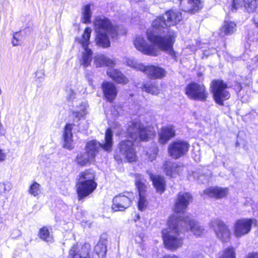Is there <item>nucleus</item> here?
I'll return each mask as SVG.
<instances>
[{
    "instance_id": "bb28decb",
    "label": "nucleus",
    "mask_w": 258,
    "mask_h": 258,
    "mask_svg": "<svg viewBox=\"0 0 258 258\" xmlns=\"http://www.w3.org/2000/svg\"><path fill=\"white\" fill-rule=\"evenodd\" d=\"M94 63L97 67L106 66L110 68L115 66V62L111 59L102 54H99L94 58Z\"/></svg>"
},
{
    "instance_id": "6ab92c4d",
    "label": "nucleus",
    "mask_w": 258,
    "mask_h": 258,
    "mask_svg": "<svg viewBox=\"0 0 258 258\" xmlns=\"http://www.w3.org/2000/svg\"><path fill=\"white\" fill-rule=\"evenodd\" d=\"M143 72L146 74L149 78L154 79H161L166 75V72L164 69L154 65L145 66V70Z\"/></svg>"
},
{
    "instance_id": "f8f14e48",
    "label": "nucleus",
    "mask_w": 258,
    "mask_h": 258,
    "mask_svg": "<svg viewBox=\"0 0 258 258\" xmlns=\"http://www.w3.org/2000/svg\"><path fill=\"white\" fill-rule=\"evenodd\" d=\"M120 155L118 157L117 155L115 156L116 160H121L124 158L129 162H133L136 161L137 156L134 146L133 141L130 140H124L121 142L118 146Z\"/></svg>"
},
{
    "instance_id": "9d476101",
    "label": "nucleus",
    "mask_w": 258,
    "mask_h": 258,
    "mask_svg": "<svg viewBox=\"0 0 258 258\" xmlns=\"http://www.w3.org/2000/svg\"><path fill=\"white\" fill-rule=\"evenodd\" d=\"M185 92L189 98L195 100L204 102L208 97L206 87L202 84L191 83L186 86Z\"/></svg>"
},
{
    "instance_id": "4468645a",
    "label": "nucleus",
    "mask_w": 258,
    "mask_h": 258,
    "mask_svg": "<svg viewBox=\"0 0 258 258\" xmlns=\"http://www.w3.org/2000/svg\"><path fill=\"white\" fill-rule=\"evenodd\" d=\"M133 193L124 192L116 196L112 201V209L115 212L123 211L132 204Z\"/></svg>"
},
{
    "instance_id": "a878e982",
    "label": "nucleus",
    "mask_w": 258,
    "mask_h": 258,
    "mask_svg": "<svg viewBox=\"0 0 258 258\" xmlns=\"http://www.w3.org/2000/svg\"><path fill=\"white\" fill-rule=\"evenodd\" d=\"M150 178L152 181L153 184L156 188L157 192L162 194L165 189L166 182L164 177L158 175L150 174Z\"/></svg>"
},
{
    "instance_id": "b1692460",
    "label": "nucleus",
    "mask_w": 258,
    "mask_h": 258,
    "mask_svg": "<svg viewBox=\"0 0 258 258\" xmlns=\"http://www.w3.org/2000/svg\"><path fill=\"white\" fill-rule=\"evenodd\" d=\"M228 192L227 188L220 187H211L204 190V193L208 197L220 199L226 196Z\"/></svg>"
},
{
    "instance_id": "dca6fc26",
    "label": "nucleus",
    "mask_w": 258,
    "mask_h": 258,
    "mask_svg": "<svg viewBox=\"0 0 258 258\" xmlns=\"http://www.w3.org/2000/svg\"><path fill=\"white\" fill-rule=\"evenodd\" d=\"M188 144L184 141H176L170 144L168 148L169 155L174 159L183 156L188 150Z\"/></svg>"
},
{
    "instance_id": "7c9ffc66",
    "label": "nucleus",
    "mask_w": 258,
    "mask_h": 258,
    "mask_svg": "<svg viewBox=\"0 0 258 258\" xmlns=\"http://www.w3.org/2000/svg\"><path fill=\"white\" fill-rule=\"evenodd\" d=\"M92 4H87L84 6L82 8V21L84 23H89L91 22L92 17L91 7Z\"/></svg>"
},
{
    "instance_id": "c9c22d12",
    "label": "nucleus",
    "mask_w": 258,
    "mask_h": 258,
    "mask_svg": "<svg viewBox=\"0 0 258 258\" xmlns=\"http://www.w3.org/2000/svg\"><path fill=\"white\" fill-rule=\"evenodd\" d=\"M38 235L41 239L46 242H52L53 241L52 236L50 234L48 229L45 227L40 229Z\"/></svg>"
},
{
    "instance_id": "e433bc0d",
    "label": "nucleus",
    "mask_w": 258,
    "mask_h": 258,
    "mask_svg": "<svg viewBox=\"0 0 258 258\" xmlns=\"http://www.w3.org/2000/svg\"><path fill=\"white\" fill-rule=\"evenodd\" d=\"M12 183L8 181L0 182V195L5 197L7 194L12 189Z\"/></svg>"
},
{
    "instance_id": "f257e3e1",
    "label": "nucleus",
    "mask_w": 258,
    "mask_h": 258,
    "mask_svg": "<svg viewBox=\"0 0 258 258\" xmlns=\"http://www.w3.org/2000/svg\"><path fill=\"white\" fill-rule=\"evenodd\" d=\"M189 227L190 231L197 236H201L204 232V228L198 222L191 220L188 216L178 220L177 216L170 217L168 227L162 231V237L165 247L174 250L180 247L183 244V238L180 234L187 231Z\"/></svg>"
},
{
    "instance_id": "4be33fe9",
    "label": "nucleus",
    "mask_w": 258,
    "mask_h": 258,
    "mask_svg": "<svg viewBox=\"0 0 258 258\" xmlns=\"http://www.w3.org/2000/svg\"><path fill=\"white\" fill-rule=\"evenodd\" d=\"M183 168V166L180 164L169 161H165L163 165L164 170L166 175L172 177L178 175Z\"/></svg>"
},
{
    "instance_id": "2eb2a0df",
    "label": "nucleus",
    "mask_w": 258,
    "mask_h": 258,
    "mask_svg": "<svg viewBox=\"0 0 258 258\" xmlns=\"http://www.w3.org/2000/svg\"><path fill=\"white\" fill-rule=\"evenodd\" d=\"M255 220L252 219L243 218L237 220L233 226L234 234L237 238L241 237L250 231L252 225Z\"/></svg>"
},
{
    "instance_id": "f3484780",
    "label": "nucleus",
    "mask_w": 258,
    "mask_h": 258,
    "mask_svg": "<svg viewBox=\"0 0 258 258\" xmlns=\"http://www.w3.org/2000/svg\"><path fill=\"white\" fill-rule=\"evenodd\" d=\"M90 247L88 243H85L81 247L74 245L70 250L69 256L71 258H90Z\"/></svg>"
},
{
    "instance_id": "09e8293b",
    "label": "nucleus",
    "mask_w": 258,
    "mask_h": 258,
    "mask_svg": "<svg viewBox=\"0 0 258 258\" xmlns=\"http://www.w3.org/2000/svg\"><path fill=\"white\" fill-rule=\"evenodd\" d=\"M253 21L255 25L258 27V12H256L254 16Z\"/></svg>"
},
{
    "instance_id": "6e6552de",
    "label": "nucleus",
    "mask_w": 258,
    "mask_h": 258,
    "mask_svg": "<svg viewBox=\"0 0 258 258\" xmlns=\"http://www.w3.org/2000/svg\"><path fill=\"white\" fill-rule=\"evenodd\" d=\"M212 92L216 102L220 105H223V101L228 99L230 95L226 90L227 84L221 80H213L211 83Z\"/></svg>"
},
{
    "instance_id": "603ef678",
    "label": "nucleus",
    "mask_w": 258,
    "mask_h": 258,
    "mask_svg": "<svg viewBox=\"0 0 258 258\" xmlns=\"http://www.w3.org/2000/svg\"><path fill=\"white\" fill-rule=\"evenodd\" d=\"M255 60L258 62V56L255 57Z\"/></svg>"
},
{
    "instance_id": "a18cd8bd",
    "label": "nucleus",
    "mask_w": 258,
    "mask_h": 258,
    "mask_svg": "<svg viewBox=\"0 0 258 258\" xmlns=\"http://www.w3.org/2000/svg\"><path fill=\"white\" fill-rule=\"evenodd\" d=\"M22 234L21 230L18 229H15L13 230L11 233V236L12 238H17L20 236Z\"/></svg>"
},
{
    "instance_id": "cd10ccee",
    "label": "nucleus",
    "mask_w": 258,
    "mask_h": 258,
    "mask_svg": "<svg viewBox=\"0 0 258 258\" xmlns=\"http://www.w3.org/2000/svg\"><path fill=\"white\" fill-rule=\"evenodd\" d=\"M87 107L88 104L86 102H82L79 103V105H76L73 111V115L77 118V121L87 114Z\"/></svg>"
},
{
    "instance_id": "7ed1b4c3",
    "label": "nucleus",
    "mask_w": 258,
    "mask_h": 258,
    "mask_svg": "<svg viewBox=\"0 0 258 258\" xmlns=\"http://www.w3.org/2000/svg\"><path fill=\"white\" fill-rule=\"evenodd\" d=\"M96 33V43L99 46L107 48L110 46L109 37L115 38L117 34V28L113 26L110 21L104 17H97L94 22Z\"/></svg>"
},
{
    "instance_id": "20e7f679",
    "label": "nucleus",
    "mask_w": 258,
    "mask_h": 258,
    "mask_svg": "<svg viewBox=\"0 0 258 258\" xmlns=\"http://www.w3.org/2000/svg\"><path fill=\"white\" fill-rule=\"evenodd\" d=\"M95 174L92 169H87L79 173L76 183L77 192L79 200L91 194L96 188Z\"/></svg>"
},
{
    "instance_id": "de8ad7c7",
    "label": "nucleus",
    "mask_w": 258,
    "mask_h": 258,
    "mask_svg": "<svg viewBox=\"0 0 258 258\" xmlns=\"http://www.w3.org/2000/svg\"><path fill=\"white\" fill-rule=\"evenodd\" d=\"M246 258H258V253L252 252L249 253Z\"/></svg>"
},
{
    "instance_id": "a211bd4d",
    "label": "nucleus",
    "mask_w": 258,
    "mask_h": 258,
    "mask_svg": "<svg viewBox=\"0 0 258 258\" xmlns=\"http://www.w3.org/2000/svg\"><path fill=\"white\" fill-rule=\"evenodd\" d=\"M101 88L105 98L110 102H113L117 94V89L112 82L104 81L102 83Z\"/></svg>"
},
{
    "instance_id": "0eeeda50",
    "label": "nucleus",
    "mask_w": 258,
    "mask_h": 258,
    "mask_svg": "<svg viewBox=\"0 0 258 258\" xmlns=\"http://www.w3.org/2000/svg\"><path fill=\"white\" fill-rule=\"evenodd\" d=\"M92 30L90 28H86L79 42L81 44L84 51L82 53V57L80 63L84 67L89 66L92 60L93 52L91 49L88 48Z\"/></svg>"
},
{
    "instance_id": "ddd939ff",
    "label": "nucleus",
    "mask_w": 258,
    "mask_h": 258,
    "mask_svg": "<svg viewBox=\"0 0 258 258\" xmlns=\"http://www.w3.org/2000/svg\"><path fill=\"white\" fill-rule=\"evenodd\" d=\"M191 200L192 197L189 193L180 192L175 203L174 214L171 217L177 216L178 220L185 217L184 212Z\"/></svg>"
},
{
    "instance_id": "79ce46f5",
    "label": "nucleus",
    "mask_w": 258,
    "mask_h": 258,
    "mask_svg": "<svg viewBox=\"0 0 258 258\" xmlns=\"http://www.w3.org/2000/svg\"><path fill=\"white\" fill-rule=\"evenodd\" d=\"M158 150L156 146L152 148V150L147 152L149 160L152 161L156 158Z\"/></svg>"
},
{
    "instance_id": "3c124183",
    "label": "nucleus",
    "mask_w": 258,
    "mask_h": 258,
    "mask_svg": "<svg viewBox=\"0 0 258 258\" xmlns=\"http://www.w3.org/2000/svg\"><path fill=\"white\" fill-rule=\"evenodd\" d=\"M163 258H179V257L177 255L173 254V255H165Z\"/></svg>"
},
{
    "instance_id": "423d86ee",
    "label": "nucleus",
    "mask_w": 258,
    "mask_h": 258,
    "mask_svg": "<svg viewBox=\"0 0 258 258\" xmlns=\"http://www.w3.org/2000/svg\"><path fill=\"white\" fill-rule=\"evenodd\" d=\"M112 132L110 128H108L105 135V142L101 144L96 140H92L88 142L86 145V151L90 154L91 158H95L101 148L107 152L112 150L113 145Z\"/></svg>"
},
{
    "instance_id": "393cba45",
    "label": "nucleus",
    "mask_w": 258,
    "mask_h": 258,
    "mask_svg": "<svg viewBox=\"0 0 258 258\" xmlns=\"http://www.w3.org/2000/svg\"><path fill=\"white\" fill-rule=\"evenodd\" d=\"M159 142L162 144H165L175 136V130L171 125L162 128L159 134Z\"/></svg>"
},
{
    "instance_id": "412c9836",
    "label": "nucleus",
    "mask_w": 258,
    "mask_h": 258,
    "mask_svg": "<svg viewBox=\"0 0 258 258\" xmlns=\"http://www.w3.org/2000/svg\"><path fill=\"white\" fill-rule=\"evenodd\" d=\"M107 76L116 83L125 85L128 83V79L119 70L111 67L106 71Z\"/></svg>"
},
{
    "instance_id": "f03ea898",
    "label": "nucleus",
    "mask_w": 258,
    "mask_h": 258,
    "mask_svg": "<svg viewBox=\"0 0 258 258\" xmlns=\"http://www.w3.org/2000/svg\"><path fill=\"white\" fill-rule=\"evenodd\" d=\"M158 33L153 27L148 29L146 35L151 44H149L143 36L138 35L133 42L134 46L138 51L145 55L157 56L160 53V49L166 51L172 58L175 59L176 54L173 50V45L176 37L175 32L169 30L164 37L159 36Z\"/></svg>"
},
{
    "instance_id": "aec40b11",
    "label": "nucleus",
    "mask_w": 258,
    "mask_h": 258,
    "mask_svg": "<svg viewBox=\"0 0 258 258\" xmlns=\"http://www.w3.org/2000/svg\"><path fill=\"white\" fill-rule=\"evenodd\" d=\"M256 0H233L231 10L234 12L238 7H243L248 13H252L256 9Z\"/></svg>"
},
{
    "instance_id": "58836bf2",
    "label": "nucleus",
    "mask_w": 258,
    "mask_h": 258,
    "mask_svg": "<svg viewBox=\"0 0 258 258\" xmlns=\"http://www.w3.org/2000/svg\"><path fill=\"white\" fill-rule=\"evenodd\" d=\"M41 185L36 182H34L29 187L28 192L29 194L36 197L38 196L40 191Z\"/></svg>"
},
{
    "instance_id": "9b49d317",
    "label": "nucleus",
    "mask_w": 258,
    "mask_h": 258,
    "mask_svg": "<svg viewBox=\"0 0 258 258\" xmlns=\"http://www.w3.org/2000/svg\"><path fill=\"white\" fill-rule=\"evenodd\" d=\"M127 133L131 138L135 141L138 139L146 141L150 136V134L139 120H134L130 123Z\"/></svg>"
},
{
    "instance_id": "5701e85b",
    "label": "nucleus",
    "mask_w": 258,
    "mask_h": 258,
    "mask_svg": "<svg viewBox=\"0 0 258 258\" xmlns=\"http://www.w3.org/2000/svg\"><path fill=\"white\" fill-rule=\"evenodd\" d=\"M200 0H180V7L182 10L195 13L200 9Z\"/></svg>"
},
{
    "instance_id": "37998d69",
    "label": "nucleus",
    "mask_w": 258,
    "mask_h": 258,
    "mask_svg": "<svg viewBox=\"0 0 258 258\" xmlns=\"http://www.w3.org/2000/svg\"><path fill=\"white\" fill-rule=\"evenodd\" d=\"M73 129V125L72 124H67L64 128L63 137H73L72 130Z\"/></svg>"
},
{
    "instance_id": "4c0bfd02",
    "label": "nucleus",
    "mask_w": 258,
    "mask_h": 258,
    "mask_svg": "<svg viewBox=\"0 0 258 258\" xmlns=\"http://www.w3.org/2000/svg\"><path fill=\"white\" fill-rule=\"evenodd\" d=\"M219 258H236L235 249L232 246L225 248Z\"/></svg>"
},
{
    "instance_id": "2f4dec72",
    "label": "nucleus",
    "mask_w": 258,
    "mask_h": 258,
    "mask_svg": "<svg viewBox=\"0 0 258 258\" xmlns=\"http://www.w3.org/2000/svg\"><path fill=\"white\" fill-rule=\"evenodd\" d=\"M94 158H91L90 154L86 151L83 154L78 155L76 158L77 163L81 166H85L94 160Z\"/></svg>"
},
{
    "instance_id": "ea45409f",
    "label": "nucleus",
    "mask_w": 258,
    "mask_h": 258,
    "mask_svg": "<svg viewBox=\"0 0 258 258\" xmlns=\"http://www.w3.org/2000/svg\"><path fill=\"white\" fill-rule=\"evenodd\" d=\"M148 201L146 199L145 195H139V200L138 201V208L141 211H144L148 206Z\"/></svg>"
},
{
    "instance_id": "39448f33",
    "label": "nucleus",
    "mask_w": 258,
    "mask_h": 258,
    "mask_svg": "<svg viewBox=\"0 0 258 258\" xmlns=\"http://www.w3.org/2000/svg\"><path fill=\"white\" fill-rule=\"evenodd\" d=\"M181 19V14L180 12L170 10L167 12L163 16L155 19L152 22V26L158 32H164V29H166L168 27L176 25Z\"/></svg>"
},
{
    "instance_id": "1a4fd4ad",
    "label": "nucleus",
    "mask_w": 258,
    "mask_h": 258,
    "mask_svg": "<svg viewBox=\"0 0 258 258\" xmlns=\"http://www.w3.org/2000/svg\"><path fill=\"white\" fill-rule=\"evenodd\" d=\"M211 227L214 231L217 238L223 243L230 241L231 232L227 224L219 219H214L210 223Z\"/></svg>"
},
{
    "instance_id": "c85d7f7f",
    "label": "nucleus",
    "mask_w": 258,
    "mask_h": 258,
    "mask_svg": "<svg viewBox=\"0 0 258 258\" xmlns=\"http://www.w3.org/2000/svg\"><path fill=\"white\" fill-rule=\"evenodd\" d=\"M236 24L231 21H225L223 26L220 30V35L224 37L226 35L232 34L236 30Z\"/></svg>"
},
{
    "instance_id": "c756f323",
    "label": "nucleus",
    "mask_w": 258,
    "mask_h": 258,
    "mask_svg": "<svg viewBox=\"0 0 258 258\" xmlns=\"http://www.w3.org/2000/svg\"><path fill=\"white\" fill-rule=\"evenodd\" d=\"M147 181L143 176L139 174H135V184L138 188L139 195H145V191L147 188Z\"/></svg>"
},
{
    "instance_id": "49530a36",
    "label": "nucleus",
    "mask_w": 258,
    "mask_h": 258,
    "mask_svg": "<svg viewBox=\"0 0 258 258\" xmlns=\"http://www.w3.org/2000/svg\"><path fill=\"white\" fill-rule=\"evenodd\" d=\"M76 93L72 90H68L67 98L69 100L73 101L75 98Z\"/></svg>"
},
{
    "instance_id": "8fccbe9b",
    "label": "nucleus",
    "mask_w": 258,
    "mask_h": 258,
    "mask_svg": "<svg viewBox=\"0 0 258 258\" xmlns=\"http://www.w3.org/2000/svg\"><path fill=\"white\" fill-rule=\"evenodd\" d=\"M6 157V154L0 150V161H4Z\"/></svg>"
},
{
    "instance_id": "c03bdc74",
    "label": "nucleus",
    "mask_w": 258,
    "mask_h": 258,
    "mask_svg": "<svg viewBox=\"0 0 258 258\" xmlns=\"http://www.w3.org/2000/svg\"><path fill=\"white\" fill-rule=\"evenodd\" d=\"M19 36L20 34L18 32H16L14 34L13 39L12 41V44L14 46H17L19 45Z\"/></svg>"
},
{
    "instance_id": "72a5a7b5",
    "label": "nucleus",
    "mask_w": 258,
    "mask_h": 258,
    "mask_svg": "<svg viewBox=\"0 0 258 258\" xmlns=\"http://www.w3.org/2000/svg\"><path fill=\"white\" fill-rule=\"evenodd\" d=\"M143 91L152 95H156L159 93V89L156 83H146L141 87Z\"/></svg>"
},
{
    "instance_id": "f704fd0d",
    "label": "nucleus",
    "mask_w": 258,
    "mask_h": 258,
    "mask_svg": "<svg viewBox=\"0 0 258 258\" xmlns=\"http://www.w3.org/2000/svg\"><path fill=\"white\" fill-rule=\"evenodd\" d=\"M124 62L127 66L142 72H143L145 68V66L143 63L133 58H126Z\"/></svg>"
},
{
    "instance_id": "a19ab883",
    "label": "nucleus",
    "mask_w": 258,
    "mask_h": 258,
    "mask_svg": "<svg viewBox=\"0 0 258 258\" xmlns=\"http://www.w3.org/2000/svg\"><path fill=\"white\" fill-rule=\"evenodd\" d=\"M64 144L63 147L69 150H71L74 148L72 137H63Z\"/></svg>"
},
{
    "instance_id": "473e14b6",
    "label": "nucleus",
    "mask_w": 258,
    "mask_h": 258,
    "mask_svg": "<svg viewBox=\"0 0 258 258\" xmlns=\"http://www.w3.org/2000/svg\"><path fill=\"white\" fill-rule=\"evenodd\" d=\"M107 242L105 238L101 237L99 242L95 246L94 250L98 254H105L107 251Z\"/></svg>"
}]
</instances>
